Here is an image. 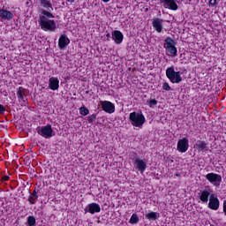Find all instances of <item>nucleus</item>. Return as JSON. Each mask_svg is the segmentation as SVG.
<instances>
[{"mask_svg": "<svg viewBox=\"0 0 226 226\" xmlns=\"http://www.w3.org/2000/svg\"><path fill=\"white\" fill-rule=\"evenodd\" d=\"M40 4L41 9L39 10L38 24L42 31L56 33L57 29V24L56 23V16L54 11V6L50 0H36Z\"/></svg>", "mask_w": 226, "mask_h": 226, "instance_id": "f257e3e1", "label": "nucleus"}, {"mask_svg": "<svg viewBox=\"0 0 226 226\" xmlns=\"http://www.w3.org/2000/svg\"><path fill=\"white\" fill-rule=\"evenodd\" d=\"M177 42L172 37H166L164 39L163 47L165 49L167 56L170 57H177V48L176 47Z\"/></svg>", "mask_w": 226, "mask_h": 226, "instance_id": "f03ea898", "label": "nucleus"}, {"mask_svg": "<svg viewBox=\"0 0 226 226\" xmlns=\"http://www.w3.org/2000/svg\"><path fill=\"white\" fill-rule=\"evenodd\" d=\"M129 121L132 126L142 128L146 123V117L142 113L132 112L129 115Z\"/></svg>", "mask_w": 226, "mask_h": 226, "instance_id": "7ed1b4c3", "label": "nucleus"}, {"mask_svg": "<svg viewBox=\"0 0 226 226\" xmlns=\"http://www.w3.org/2000/svg\"><path fill=\"white\" fill-rule=\"evenodd\" d=\"M166 77L171 84H179L180 82H183L181 72H176L174 66H170L166 69Z\"/></svg>", "mask_w": 226, "mask_h": 226, "instance_id": "20e7f679", "label": "nucleus"}, {"mask_svg": "<svg viewBox=\"0 0 226 226\" xmlns=\"http://www.w3.org/2000/svg\"><path fill=\"white\" fill-rule=\"evenodd\" d=\"M37 133L41 135V137H43L44 139H50L54 137V130L52 129L51 124H47L46 126L38 127L37 128Z\"/></svg>", "mask_w": 226, "mask_h": 226, "instance_id": "39448f33", "label": "nucleus"}, {"mask_svg": "<svg viewBox=\"0 0 226 226\" xmlns=\"http://www.w3.org/2000/svg\"><path fill=\"white\" fill-rule=\"evenodd\" d=\"M206 179L214 185V186H220L222 185V175L216 173H207L206 175Z\"/></svg>", "mask_w": 226, "mask_h": 226, "instance_id": "423d86ee", "label": "nucleus"}, {"mask_svg": "<svg viewBox=\"0 0 226 226\" xmlns=\"http://www.w3.org/2000/svg\"><path fill=\"white\" fill-rule=\"evenodd\" d=\"M133 166L135 167L136 170L140 172V174H144V172H146V169H147V163L139 156L135 157Z\"/></svg>", "mask_w": 226, "mask_h": 226, "instance_id": "0eeeda50", "label": "nucleus"}, {"mask_svg": "<svg viewBox=\"0 0 226 226\" xmlns=\"http://www.w3.org/2000/svg\"><path fill=\"white\" fill-rule=\"evenodd\" d=\"M101 107L107 114H114L116 112V105L109 101H102Z\"/></svg>", "mask_w": 226, "mask_h": 226, "instance_id": "6e6552de", "label": "nucleus"}, {"mask_svg": "<svg viewBox=\"0 0 226 226\" xmlns=\"http://www.w3.org/2000/svg\"><path fill=\"white\" fill-rule=\"evenodd\" d=\"M190 147V141L187 138H183L177 141V150L179 153H186Z\"/></svg>", "mask_w": 226, "mask_h": 226, "instance_id": "1a4fd4ad", "label": "nucleus"}, {"mask_svg": "<svg viewBox=\"0 0 226 226\" xmlns=\"http://www.w3.org/2000/svg\"><path fill=\"white\" fill-rule=\"evenodd\" d=\"M161 4H164V8H168V10H171L172 11H177L179 6L176 0H158Z\"/></svg>", "mask_w": 226, "mask_h": 226, "instance_id": "9d476101", "label": "nucleus"}, {"mask_svg": "<svg viewBox=\"0 0 226 226\" xmlns=\"http://www.w3.org/2000/svg\"><path fill=\"white\" fill-rule=\"evenodd\" d=\"M208 208L212 211H218L220 209V200L215 194L210 195Z\"/></svg>", "mask_w": 226, "mask_h": 226, "instance_id": "9b49d317", "label": "nucleus"}, {"mask_svg": "<svg viewBox=\"0 0 226 226\" xmlns=\"http://www.w3.org/2000/svg\"><path fill=\"white\" fill-rule=\"evenodd\" d=\"M102 207L98 203H89L85 207V213H90V215H94L95 213H101Z\"/></svg>", "mask_w": 226, "mask_h": 226, "instance_id": "f8f14e48", "label": "nucleus"}, {"mask_svg": "<svg viewBox=\"0 0 226 226\" xmlns=\"http://www.w3.org/2000/svg\"><path fill=\"white\" fill-rule=\"evenodd\" d=\"M112 40L115 41L117 45H121L123 43V40L124 39V35L123 32L119 30H114L111 34Z\"/></svg>", "mask_w": 226, "mask_h": 226, "instance_id": "ddd939ff", "label": "nucleus"}, {"mask_svg": "<svg viewBox=\"0 0 226 226\" xmlns=\"http://www.w3.org/2000/svg\"><path fill=\"white\" fill-rule=\"evenodd\" d=\"M211 195V189L201 190L199 193V199L200 200H201V202H203V204H207V202H209Z\"/></svg>", "mask_w": 226, "mask_h": 226, "instance_id": "4468645a", "label": "nucleus"}, {"mask_svg": "<svg viewBox=\"0 0 226 226\" xmlns=\"http://www.w3.org/2000/svg\"><path fill=\"white\" fill-rule=\"evenodd\" d=\"M17 96L19 103H26L27 95H26V88L19 87L17 88Z\"/></svg>", "mask_w": 226, "mask_h": 226, "instance_id": "2eb2a0df", "label": "nucleus"}, {"mask_svg": "<svg viewBox=\"0 0 226 226\" xmlns=\"http://www.w3.org/2000/svg\"><path fill=\"white\" fill-rule=\"evenodd\" d=\"M152 26L156 33L163 31V19L157 18L152 21Z\"/></svg>", "mask_w": 226, "mask_h": 226, "instance_id": "dca6fc26", "label": "nucleus"}, {"mask_svg": "<svg viewBox=\"0 0 226 226\" xmlns=\"http://www.w3.org/2000/svg\"><path fill=\"white\" fill-rule=\"evenodd\" d=\"M195 147L199 153H206V151H209V147H207V143L204 140H198L195 144Z\"/></svg>", "mask_w": 226, "mask_h": 226, "instance_id": "f3484780", "label": "nucleus"}, {"mask_svg": "<svg viewBox=\"0 0 226 226\" xmlns=\"http://www.w3.org/2000/svg\"><path fill=\"white\" fill-rule=\"evenodd\" d=\"M14 17L15 15L13 12L5 9H0V19L3 20H12Z\"/></svg>", "mask_w": 226, "mask_h": 226, "instance_id": "a211bd4d", "label": "nucleus"}, {"mask_svg": "<svg viewBox=\"0 0 226 226\" xmlns=\"http://www.w3.org/2000/svg\"><path fill=\"white\" fill-rule=\"evenodd\" d=\"M70 43V38L66 36V34H61L58 39V47L59 49H66L68 47V44Z\"/></svg>", "mask_w": 226, "mask_h": 226, "instance_id": "6ab92c4d", "label": "nucleus"}, {"mask_svg": "<svg viewBox=\"0 0 226 226\" xmlns=\"http://www.w3.org/2000/svg\"><path fill=\"white\" fill-rule=\"evenodd\" d=\"M49 89H51V91H57V89H59V79L56 77L49 78Z\"/></svg>", "mask_w": 226, "mask_h": 226, "instance_id": "aec40b11", "label": "nucleus"}, {"mask_svg": "<svg viewBox=\"0 0 226 226\" xmlns=\"http://www.w3.org/2000/svg\"><path fill=\"white\" fill-rule=\"evenodd\" d=\"M38 190H36V188L30 192L29 196H28V202L30 204V206H34V204H36V200H38Z\"/></svg>", "mask_w": 226, "mask_h": 226, "instance_id": "412c9836", "label": "nucleus"}, {"mask_svg": "<svg viewBox=\"0 0 226 226\" xmlns=\"http://www.w3.org/2000/svg\"><path fill=\"white\" fill-rule=\"evenodd\" d=\"M159 215L160 214H158L157 212H150L148 214H146V219L149 220V222H154L158 220Z\"/></svg>", "mask_w": 226, "mask_h": 226, "instance_id": "4be33fe9", "label": "nucleus"}, {"mask_svg": "<svg viewBox=\"0 0 226 226\" xmlns=\"http://www.w3.org/2000/svg\"><path fill=\"white\" fill-rule=\"evenodd\" d=\"M139 215L137 214H132L129 220V223H131V225H135V223H139Z\"/></svg>", "mask_w": 226, "mask_h": 226, "instance_id": "5701e85b", "label": "nucleus"}, {"mask_svg": "<svg viewBox=\"0 0 226 226\" xmlns=\"http://www.w3.org/2000/svg\"><path fill=\"white\" fill-rule=\"evenodd\" d=\"M80 116H83L86 117V116H88L89 114V109H87L86 106H82L79 109Z\"/></svg>", "mask_w": 226, "mask_h": 226, "instance_id": "b1692460", "label": "nucleus"}, {"mask_svg": "<svg viewBox=\"0 0 226 226\" xmlns=\"http://www.w3.org/2000/svg\"><path fill=\"white\" fill-rule=\"evenodd\" d=\"M147 105L150 109H154L156 105H158V101L156 99H148L147 101Z\"/></svg>", "mask_w": 226, "mask_h": 226, "instance_id": "393cba45", "label": "nucleus"}, {"mask_svg": "<svg viewBox=\"0 0 226 226\" xmlns=\"http://www.w3.org/2000/svg\"><path fill=\"white\" fill-rule=\"evenodd\" d=\"M27 226H36V218L33 215L27 217Z\"/></svg>", "mask_w": 226, "mask_h": 226, "instance_id": "a878e982", "label": "nucleus"}, {"mask_svg": "<svg viewBox=\"0 0 226 226\" xmlns=\"http://www.w3.org/2000/svg\"><path fill=\"white\" fill-rule=\"evenodd\" d=\"M96 117H97L96 114H92V115L88 116V117H87V123H89V124H93V123H94V121H96Z\"/></svg>", "mask_w": 226, "mask_h": 226, "instance_id": "bb28decb", "label": "nucleus"}, {"mask_svg": "<svg viewBox=\"0 0 226 226\" xmlns=\"http://www.w3.org/2000/svg\"><path fill=\"white\" fill-rule=\"evenodd\" d=\"M216 4H218V1L217 0H209L208 1L209 8H216Z\"/></svg>", "mask_w": 226, "mask_h": 226, "instance_id": "cd10ccee", "label": "nucleus"}, {"mask_svg": "<svg viewBox=\"0 0 226 226\" xmlns=\"http://www.w3.org/2000/svg\"><path fill=\"white\" fill-rule=\"evenodd\" d=\"M162 89L164 91H172V88L170 87V85H169V83H167V82H164L162 84Z\"/></svg>", "mask_w": 226, "mask_h": 226, "instance_id": "c85d7f7f", "label": "nucleus"}, {"mask_svg": "<svg viewBox=\"0 0 226 226\" xmlns=\"http://www.w3.org/2000/svg\"><path fill=\"white\" fill-rule=\"evenodd\" d=\"M6 112V108L3 104H0V115H3Z\"/></svg>", "mask_w": 226, "mask_h": 226, "instance_id": "c756f323", "label": "nucleus"}, {"mask_svg": "<svg viewBox=\"0 0 226 226\" xmlns=\"http://www.w3.org/2000/svg\"><path fill=\"white\" fill-rule=\"evenodd\" d=\"M222 209H223V213H224V215L226 216V200H224V202H223Z\"/></svg>", "mask_w": 226, "mask_h": 226, "instance_id": "7c9ffc66", "label": "nucleus"}, {"mask_svg": "<svg viewBox=\"0 0 226 226\" xmlns=\"http://www.w3.org/2000/svg\"><path fill=\"white\" fill-rule=\"evenodd\" d=\"M9 179H10V177H8V176H4L2 178L3 181H8Z\"/></svg>", "mask_w": 226, "mask_h": 226, "instance_id": "2f4dec72", "label": "nucleus"}, {"mask_svg": "<svg viewBox=\"0 0 226 226\" xmlns=\"http://www.w3.org/2000/svg\"><path fill=\"white\" fill-rule=\"evenodd\" d=\"M176 177H181V174L180 173H175Z\"/></svg>", "mask_w": 226, "mask_h": 226, "instance_id": "473e14b6", "label": "nucleus"}, {"mask_svg": "<svg viewBox=\"0 0 226 226\" xmlns=\"http://www.w3.org/2000/svg\"><path fill=\"white\" fill-rule=\"evenodd\" d=\"M67 3H71V4H72L75 3V0H67Z\"/></svg>", "mask_w": 226, "mask_h": 226, "instance_id": "72a5a7b5", "label": "nucleus"}, {"mask_svg": "<svg viewBox=\"0 0 226 226\" xmlns=\"http://www.w3.org/2000/svg\"><path fill=\"white\" fill-rule=\"evenodd\" d=\"M106 38H107V40L109 41V38H110V34H106Z\"/></svg>", "mask_w": 226, "mask_h": 226, "instance_id": "f704fd0d", "label": "nucleus"}, {"mask_svg": "<svg viewBox=\"0 0 226 226\" xmlns=\"http://www.w3.org/2000/svg\"><path fill=\"white\" fill-rule=\"evenodd\" d=\"M102 3H109L110 0H102Z\"/></svg>", "mask_w": 226, "mask_h": 226, "instance_id": "c9c22d12", "label": "nucleus"}]
</instances>
